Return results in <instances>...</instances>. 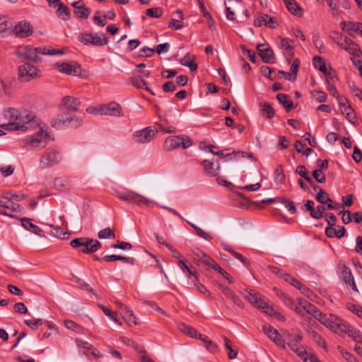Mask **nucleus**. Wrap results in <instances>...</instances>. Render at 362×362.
Returning <instances> with one entry per match:
<instances>
[{
    "label": "nucleus",
    "instance_id": "f257e3e1",
    "mask_svg": "<svg viewBox=\"0 0 362 362\" xmlns=\"http://www.w3.org/2000/svg\"><path fill=\"white\" fill-rule=\"evenodd\" d=\"M62 53L63 52L59 49H50L46 47H33L31 45L19 46L16 50V55L18 58L33 62L40 61L39 54L54 55Z\"/></svg>",
    "mask_w": 362,
    "mask_h": 362
},
{
    "label": "nucleus",
    "instance_id": "f03ea898",
    "mask_svg": "<svg viewBox=\"0 0 362 362\" xmlns=\"http://www.w3.org/2000/svg\"><path fill=\"white\" fill-rule=\"evenodd\" d=\"M158 129L164 133H175L177 129L173 126L164 127L161 124H156V126L147 127L146 128L135 131L132 134L134 142L145 144L151 142L158 132Z\"/></svg>",
    "mask_w": 362,
    "mask_h": 362
},
{
    "label": "nucleus",
    "instance_id": "7ed1b4c3",
    "mask_svg": "<svg viewBox=\"0 0 362 362\" xmlns=\"http://www.w3.org/2000/svg\"><path fill=\"white\" fill-rule=\"evenodd\" d=\"M15 117L16 119L14 121L8 122L7 124H3L1 127L6 130H24L28 128L26 125L34 118L33 115L27 110L19 111L18 115Z\"/></svg>",
    "mask_w": 362,
    "mask_h": 362
},
{
    "label": "nucleus",
    "instance_id": "20e7f679",
    "mask_svg": "<svg viewBox=\"0 0 362 362\" xmlns=\"http://www.w3.org/2000/svg\"><path fill=\"white\" fill-rule=\"evenodd\" d=\"M283 336L284 337V339L288 341L287 344L291 349L303 361H307L308 359V354L301 345L302 335L300 334L293 335L287 331H284Z\"/></svg>",
    "mask_w": 362,
    "mask_h": 362
},
{
    "label": "nucleus",
    "instance_id": "39448f33",
    "mask_svg": "<svg viewBox=\"0 0 362 362\" xmlns=\"http://www.w3.org/2000/svg\"><path fill=\"white\" fill-rule=\"evenodd\" d=\"M70 245L74 248L81 247L79 251L84 254L95 252L101 247V243L98 240L83 237L72 240Z\"/></svg>",
    "mask_w": 362,
    "mask_h": 362
},
{
    "label": "nucleus",
    "instance_id": "423d86ee",
    "mask_svg": "<svg viewBox=\"0 0 362 362\" xmlns=\"http://www.w3.org/2000/svg\"><path fill=\"white\" fill-rule=\"evenodd\" d=\"M40 76V69L32 64L26 62L18 66V78L21 82H28Z\"/></svg>",
    "mask_w": 362,
    "mask_h": 362
},
{
    "label": "nucleus",
    "instance_id": "0eeeda50",
    "mask_svg": "<svg viewBox=\"0 0 362 362\" xmlns=\"http://www.w3.org/2000/svg\"><path fill=\"white\" fill-rule=\"evenodd\" d=\"M115 195L120 200L126 202L129 204L141 205L144 204L149 206L152 202L146 197L137 194L133 191H128L127 192H122L119 190H114Z\"/></svg>",
    "mask_w": 362,
    "mask_h": 362
},
{
    "label": "nucleus",
    "instance_id": "6e6552de",
    "mask_svg": "<svg viewBox=\"0 0 362 362\" xmlns=\"http://www.w3.org/2000/svg\"><path fill=\"white\" fill-rule=\"evenodd\" d=\"M192 145V141L187 135H177L168 136L163 146L166 151H171L177 148H187Z\"/></svg>",
    "mask_w": 362,
    "mask_h": 362
},
{
    "label": "nucleus",
    "instance_id": "1a4fd4ad",
    "mask_svg": "<svg viewBox=\"0 0 362 362\" xmlns=\"http://www.w3.org/2000/svg\"><path fill=\"white\" fill-rule=\"evenodd\" d=\"M48 134L45 132L42 128L33 136H28L24 140V147L27 146L33 148H43L47 144Z\"/></svg>",
    "mask_w": 362,
    "mask_h": 362
},
{
    "label": "nucleus",
    "instance_id": "9d476101",
    "mask_svg": "<svg viewBox=\"0 0 362 362\" xmlns=\"http://www.w3.org/2000/svg\"><path fill=\"white\" fill-rule=\"evenodd\" d=\"M62 160L59 152L54 148H47L40 159L42 168H48L59 164Z\"/></svg>",
    "mask_w": 362,
    "mask_h": 362
},
{
    "label": "nucleus",
    "instance_id": "9b49d317",
    "mask_svg": "<svg viewBox=\"0 0 362 362\" xmlns=\"http://www.w3.org/2000/svg\"><path fill=\"white\" fill-rule=\"evenodd\" d=\"M82 124V119L74 115L68 116L67 115H58L52 121V125L56 128H61L64 126L70 127H78Z\"/></svg>",
    "mask_w": 362,
    "mask_h": 362
},
{
    "label": "nucleus",
    "instance_id": "f8f14e48",
    "mask_svg": "<svg viewBox=\"0 0 362 362\" xmlns=\"http://www.w3.org/2000/svg\"><path fill=\"white\" fill-rule=\"evenodd\" d=\"M245 299L247 300L249 303H250L254 307L257 308H260L263 310V311L270 315L276 314V311L271 307H269L267 303L265 302L264 299L258 293L252 294L251 293H248L247 295L244 296Z\"/></svg>",
    "mask_w": 362,
    "mask_h": 362
},
{
    "label": "nucleus",
    "instance_id": "ddd939ff",
    "mask_svg": "<svg viewBox=\"0 0 362 362\" xmlns=\"http://www.w3.org/2000/svg\"><path fill=\"white\" fill-rule=\"evenodd\" d=\"M322 325L325 326L327 328L330 330L338 332L339 328L342 322V320L337 317L334 315L332 314H325L322 312L316 318Z\"/></svg>",
    "mask_w": 362,
    "mask_h": 362
},
{
    "label": "nucleus",
    "instance_id": "4468645a",
    "mask_svg": "<svg viewBox=\"0 0 362 362\" xmlns=\"http://www.w3.org/2000/svg\"><path fill=\"white\" fill-rule=\"evenodd\" d=\"M11 31L16 37L25 38L33 35V28L29 22L21 21L13 27Z\"/></svg>",
    "mask_w": 362,
    "mask_h": 362
},
{
    "label": "nucleus",
    "instance_id": "2eb2a0df",
    "mask_svg": "<svg viewBox=\"0 0 362 362\" xmlns=\"http://www.w3.org/2000/svg\"><path fill=\"white\" fill-rule=\"evenodd\" d=\"M278 19L276 17L270 16L265 13H257L254 19V25L261 27L265 25L269 28L275 29L277 28Z\"/></svg>",
    "mask_w": 362,
    "mask_h": 362
},
{
    "label": "nucleus",
    "instance_id": "dca6fc26",
    "mask_svg": "<svg viewBox=\"0 0 362 362\" xmlns=\"http://www.w3.org/2000/svg\"><path fill=\"white\" fill-rule=\"evenodd\" d=\"M277 45L286 60L290 62L294 56L293 41L286 37H279Z\"/></svg>",
    "mask_w": 362,
    "mask_h": 362
},
{
    "label": "nucleus",
    "instance_id": "f3484780",
    "mask_svg": "<svg viewBox=\"0 0 362 362\" xmlns=\"http://www.w3.org/2000/svg\"><path fill=\"white\" fill-rule=\"evenodd\" d=\"M54 67L60 72L68 75L78 76L81 74V67L76 62H58Z\"/></svg>",
    "mask_w": 362,
    "mask_h": 362
},
{
    "label": "nucleus",
    "instance_id": "a211bd4d",
    "mask_svg": "<svg viewBox=\"0 0 362 362\" xmlns=\"http://www.w3.org/2000/svg\"><path fill=\"white\" fill-rule=\"evenodd\" d=\"M264 333L276 345L286 348L285 340L282 338L279 332L269 325H264L262 327Z\"/></svg>",
    "mask_w": 362,
    "mask_h": 362
},
{
    "label": "nucleus",
    "instance_id": "6ab92c4d",
    "mask_svg": "<svg viewBox=\"0 0 362 362\" xmlns=\"http://www.w3.org/2000/svg\"><path fill=\"white\" fill-rule=\"evenodd\" d=\"M102 115H110L113 117L122 116V109L121 106L115 102L100 105Z\"/></svg>",
    "mask_w": 362,
    "mask_h": 362
},
{
    "label": "nucleus",
    "instance_id": "aec40b11",
    "mask_svg": "<svg viewBox=\"0 0 362 362\" xmlns=\"http://www.w3.org/2000/svg\"><path fill=\"white\" fill-rule=\"evenodd\" d=\"M218 288L221 291L229 298L235 305L240 308H244V303L240 297L229 287L223 286L221 284H218Z\"/></svg>",
    "mask_w": 362,
    "mask_h": 362
},
{
    "label": "nucleus",
    "instance_id": "412c9836",
    "mask_svg": "<svg viewBox=\"0 0 362 362\" xmlns=\"http://www.w3.org/2000/svg\"><path fill=\"white\" fill-rule=\"evenodd\" d=\"M80 105L81 102L78 98L67 95L62 98L60 106L68 111L76 112Z\"/></svg>",
    "mask_w": 362,
    "mask_h": 362
},
{
    "label": "nucleus",
    "instance_id": "4be33fe9",
    "mask_svg": "<svg viewBox=\"0 0 362 362\" xmlns=\"http://www.w3.org/2000/svg\"><path fill=\"white\" fill-rule=\"evenodd\" d=\"M338 332L348 333L349 336L352 337L355 341L362 343V334L361 332L349 326L344 321H342Z\"/></svg>",
    "mask_w": 362,
    "mask_h": 362
},
{
    "label": "nucleus",
    "instance_id": "5701e85b",
    "mask_svg": "<svg viewBox=\"0 0 362 362\" xmlns=\"http://www.w3.org/2000/svg\"><path fill=\"white\" fill-rule=\"evenodd\" d=\"M263 44H259L257 45V49L258 54L260 56L262 60L264 63L271 64L273 62L274 54L272 49L269 47L263 48Z\"/></svg>",
    "mask_w": 362,
    "mask_h": 362
},
{
    "label": "nucleus",
    "instance_id": "b1692460",
    "mask_svg": "<svg viewBox=\"0 0 362 362\" xmlns=\"http://www.w3.org/2000/svg\"><path fill=\"white\" fill-rule=\"evenodd\" d=\"M72 6L74 8V14L79 18L86 19L91 13V10L86 7L82 1L74 2Z\"/></svg>",
    "mask_w": 362,
    "mask_h": 362
},
{
    "label": "nucleus",
    "instance_id": "393cba45",
    "mask_svg": "<svg viewBox=\"0 0 362 362\" xmlns=\"http://www.w3.org/2000/svg\"><path fill=\"white\" fill-rule=\"evenodd\" d=\"M117 304L118 305L119 308H120L122 317L126 321V322L129 326L136 325L137 324V322L136 321V317H135L134 313L129 308H127L126 305H124L122 303L117 302Z\"/></svg>",
    "mask_w": 362,
    "mask_h": 362
},
{
    "label": "nucleus",
    "instance_id": "a878e982",
    "mask_svg": "<svg viewBox=\"0 0 362 362\" xmlns=\"http://www.w3.org/2000/svg\"><path fill=\"white\" fill-rule=\"evenodd\" d=\"M298 303L305 310L306 313L312 315L315 319H316L321 313L316 306L305 299L298 298Z\"/></svg>",
    "mask_w": 362,
    "mask_h": 362
},
{
    "label": "nucleus",
    "instance_id": "bb28decb",
    "mask_svg": "<svg viewBox=\"0 0 362 362\" xmlns=\"http://www.w3.org/2000/svg\"><path fill=\"white\" fill-rule=\"evenodd\" d=\"M341 277L344 282L346 284H349L354 291H358L350 268L344 265L341 272Z\"/></svg>",
    "mask_w": 362,
    "mask_h": 362
},
{
    "label": "nucleus",
    "instance_id": "cd10ccee",
    "mask_svg": "<svg viewBox=\"0 0 362 362\" xmlns=\"http://www.w3.org/2000/svg\"><path fill=\"white\" fill-rule=\"evenodd\" d=\"M313 64L315 68L320 71L328 78H330L331 80L334 78L331 71L327 69L326 64L321 57L315 56L313 59Z\"/></svg>",
    "mask_w": 362,
    "mask_h": 362
},
{
    "label": "nucleus",
    "instance_id": "c85d7f7f",
    "mask_svg": "<svg viewBox=\"0 0 362 362\" xmlns=\"http://www.w3.org/2000/svg\"><path fill=\"white\" fill-rule=\"evenodd\" d=\"M3 208L0 209V214L13 217V213L17 211L19 205L13 200L5 198Z\"/></svg>",
    "mask_w": 362,
    "mask_h": 362
},
{
    "label": "nucleus",
    "instance_id": "c756f323",
    "mask_svg": "<svg viewBox=\"0 0 362 362\" xmlns=\"http://www.w3.org/2000/svg\"><path fill=\"white\" fill-rule=\"evenodd\" d=\"M177 266L182 270V272L187 275L189 279H197V272L196 268L192 265H187L184 259L182 261H178L177 262Z\"/></svg>",
    "mask_w": 362,
    "mask_h": 362
},
{
    "label": "nucleus",
    "instance_id": "7c9ffc66",
    "mask_svg": "<svg viewBox=\"0 0 362 362\" xmlns=\"http://www.w3.org/2000/svg\"><path fill=\"white\" fill-rule=\"evenodd\" d=\"M202 165L205 173L211 177L216 176L220 168V165L218 162L214 163L209 160H204L202 162Z\"/></svg>",
    "mask_w": 362,
    "mask_h": 362
},
{
    "label": "nucleus",
    "instance_id": "2f4dec72",
    "mask_svg": "<svg viewBox=\"0 0 362 362\" xmlns=\"http://www.w3.org/2000/svg\"><path fill=\"white\" fill-rule=\"evenodd\" d=\"M30 221L31 220L28 218H21V224L26 230L30 231L31 233L40 237H44L45 235L43 230L40 229L37 226L32 223Z\"/></svg>",
    "mask_w": 362,
    "mask_h": 362
},
{
    "label": "nucleus",
    "instance_id": "473e14b6",
    "mask_svg": "<svg viewBox=\"0 0 362 362\" xmlns=\"http://www.w3.org/2000/svg\"><path fill=\"white\" fill-rule=\"evenodd\" d=\"M342 49L347 51L349 53L354 55H358L360 49L358 46L351 40L346 37V40L340 46Z\"/></svg>",
    "mask_w": 362,
    "mask_h": 362
},
{
    "label": "nucleus",
    "instance_id": "72a5a7b5",
    "mask_svg": "<svg viewBox=\"0 0 362 362\" xmlns=\"http://www.w3.org/2000/svg\"><path fill=\"white\" fill-rule=\"evenodd\" d=\"M194 55L187 53L180 60V64L183 66L189 67L191 71H194L197 69V65L194 63Z\"/></svg>",
    "mask_w": 362,
    "mask_h": 362
},
{
    "label": "nucleus",
    "instance_id": "f704fd0d",
    "mask_svg": "<svg viewBox=\"0 0 362 362\" xmlns=\"http://www.w3.org/2000/svg\"><path fill=\"white\" fill-rule=\"evenodd\" d=\"M130 83L133 86L136 87V88H145L152 95H154L152 90L147 86L146 81H145L141 76H137L131 78Z\"/></svg>",
    "mask_w": 362,
    "mask_h": 362
},
{
    "label": "nucleus",
    "instance_id": "c9c22d12",
    "mask_svg": "<svg viewBox=\"0 0 362 362\" xmlns=\"http://www.w3.org/2000/svg\"><path fill=\"white\" fill-rule=\"evenodd\" d=\"M315 192H317L315 199L322 204L332 203V200L329 198L328 194L325 192L322 188L315 187Z\"/></svg>",
    "mask_w": 362,
    "mask_h": 362
},
{
    "label": "nucleus",
    "instance_id": "e433bc0d",
    "mask_svg": "<svg viewBox=\"0 0 362 362\" xmlns=\"http://www.w3.org/2000/svg\"><path fill=\"white\" fill-rule=\"evenodd\" d=\"M204 344L205 348L210 352L214 353L218 350V346L214 343L206 335L199 334L198 338Z\"/></svg>",
    "mask_w": 362,
    "mask_h": 362
},
{
    "label": "nucleus",
    "instance_id": "4c0bfd02",
    "mask_svg": "<svg viewBox=\"0 0 362 362\" xmlns=\"http://www.w3.org/2000/svg\"><path fill=\"white\" fill-rule=\"evenodd\" d=\"M178 328L180 332L189 336L192 338L197 339L199 334L195 329L191 326H188L185 323L180 322L178 324Z\"/></svg>",
    "mask_w": 362,
    "mask_h": 362
},
{
    "label": "nucleus",
    "instance_id": "58836bf2",
    "mask_svg": "<svg viewBox=\"0 0 362 362\" xmlns=\"http://www.w3.org/2000/svg\"><path fill=\"white\" fill-rule=\"evenodd\" d=\"M109 40L102 33L92 34L91 45L94 46H103L108 43Z\"/></svg>",
    "mask_w": 362,
    "mask_h": 362
},
{
    "label": "nucleus",
    "instance_id": "ea45409f",
    "mask_svg": "<svg viewBox=\"0 0 362 362\" xmlns=\"http://www.w3.org/2000/svg\"><path fill=\"white\" fill-rule=\"evenodd\" d=\"M276 98L279 102L284 105L287 112L293 107V103L291 100H289L288 95L284 93H279L276 95Z\"/></svg>",
    "mask_w": 362,
    "mask_h": 362
},
{
    "label": "nucleus",
    "instance_id": "a19ab883",
    "mask_svg": "<svg viewBox=\"0 0 362 362\" xmlns=\"http://www.w3.org/2000/svg\"><path fill=\"white\" fill-rule=\"evenodd\" d=\"M345 228L341 226L339 230H336L333 227H327L325 229V234L329 238L336 237L338 238H341L345 234Z\"/></svg>",
    "mask_w": 362,
    "mask_h": 362
},
{
    "label": "nucleus",
    "instance_id": "79ce46f5",
    "mask_svg": "<svg viewBox=\"0 0 362 362\" xmlns=\"http://www.w3.org/2000/svg\"><path fill=\"white\" fill-rule=\"evenodd\" d=\"M340 27L343 30H345L349 35H351V32L358 31V23H354L351 21H342L340 23Z\"/></svg>",
    "mask_w": 362,
    "mask_h": 362
},
{
    "label": "nucleus",
    "instance_id": "37998d69",
    "mask_svg": "<svg viewBox=\"0 0 362 362\" xmlns=\"http://www.w3.org/2000/svg\"><path fill=\"white\" fill-rule=\"evenodd\" d=\"M287 9L294 15H300L301 8L298 6L295 0H284Z\"/></svg>",
    "mask_w": 362,
    "mask_h": 362
},
{
    "label": "nucleus",
    "instance_id": "c03bdc74",
    "mask_svg": "<svg viewBox=\"0 0 362 362\" xmlns=\"http://www.w3.org/2000/svg\"><path fill=\"white\" fill-rule=\"evenodd\" d=\"M276 294L279 296V298L281 299V300L288 308L291 309L293 308V306L296 303L293 299L286 295L284 293L281 292V291L277 290Z\"/></svg>",
    "mask_w": 362,
    "mask_h": 362
},
{
    "label": "nucleus",
    "instance_id": "a18cd8bd",
    "mask_svg": "<svg viewBox=\"0 0 362 362\" xmlns=\"http://www.w3.org/2000/svg\"><path fill=\"white\" fill-rule=\"evenodd\" d=\"M224 345L228 351V357L229 359H234L237 357L238 351L232 348L231 342L226 337L223 336Z\"/></svg>",
    "mask_w": 362,
    "mask_h": 362
},
{
    "label": "nucleus",
    "instance_id": "49530a36",
    "mask_svg": "<svg viewBox=\"0 0 362 362\" xmlns=\"http://www.w3.org/2000/svg\"><path fill=\"white\" fill-rule=\"evenodd\" d=\"M57 16L63 19L64 21H67L70 18V13L69 8L63 4H59L58 9L57 11Z\"/></svg>",
    "mask_w": 362,
    "mask_h": 362
},
{
    "label": "nucleus",
    "instance_id": "de8ad7c7",
    "mask_svg": "<svg viewBox=\"0 0 362 362\" xmlns=\"http://www.w3.org/2000/svg\"><path fill=\"white\" fill-rule=\"evenodd\" d=\"M99 239H115V235L110 228H106L98 233Z\"/></svg>",
    "mask_w": 362,
    "mask_h": 362
},
{
    "label": "nucleus",
    "instance_id": "09e8293b",
    "mask_svg": "<svg viewBox=\"0 0 362 362\" xmlns=\"http://www.w3.org/2000/svg\"><path fill=\"white\" fill-rule=\"evenodd\" d=\"M192 282L194 284V286L196 287L197 290L206 296V297H209L210 298H212L211 292L204 286L202 285L198 280V278L197 277V279H192Z\"/></svg>",
    "mask_w": 362,
    "mask_h": 362
},
{
    "label": "nucleus",
    "instance_id": "8fccbe9b",
    "mask_svg": "<svg viewBox=\"0 0 362 362\" xmlns=\"http://www.w3.org/2000/svg\"><path fill=\"white\" fill-rule=\"evenodd\" d=\"M188 224L192 227L195 230H196V234L205 239V240H210L212 239V237L208 234L207 233H206L205 231H204L201 228L197 226L196 225H194V223H190L189 221H187Z\"/></svg>",
    "mask_w": 362,
    "mask_h": 362
},
{
    "label": "nucleus",
    "instance_id": "3c124183",
    "mask_svg": "<svg viewBox=\"0 0 362 362\" xmlns=\"http://www.w3.org/2000/svg\"><path fill=\"white\" fill-rule=\"evenodd\" d=\"M310 337L320 346L326 349V342L324 339L315 331H310L309 332Z\"/></svg>",
    "mask_w": 362,
    "mask_h": 362
},
{
    "label": "nucleus",
    "instance_id": "603ef678",
    "mask_svg": "<svg viewBox=\"0 0 362 362\" xmlns=\"http://www.w3.org/2000/svg\"><path fill=\"white\" fill-rule=\"evenodd\" d=\"M341 112L343 115H346L347 119L351 122H353L356 119L355 112L351 106L345 107L344 109H341Z\"/></svg>",
    "mask_w": 362,
    "mask_h": 362
},
{
    "label": "nucleus",
    "instance_id": "864d4df0",
    "mask_svg": "<svg viewBox=\"0 0 362 362\" xmlns=\"http://www.w3.org/2000/svg\"><path fill=\"white\" fill-rule=\"evenodd\" d=\"M299 66L300 60L298 59H295L291 64L290 72L288 73L289 76L292 78V80L296 78Z\"/></svg>",
    "mask_w": 362,
    "mask_h": 362
},
{
    "label": "nucleus",
    "instance_id": "5fc2aeb1",
    "mask_svg": "<svg viewBox=\"0 0 362 362\" xmlns=\"http://www.w3.org/2000/svg\"><path fill=\"white\" fill-rule=\"evenodd\" d=\"M325 211V208L322 205H319L314 208V210H312L310 216L315 219H320L322 217Z\"/></svg>",
    "mask_w": 362,
    "mask_h": 362
},
{
    "label": "nucleus",
    "instance_id": "6e6d98bb",
    "mask_svg": "<svg viewBox=\"0 0 362 362\" xmlns=\"http://www.w3.org/2000/svg\"><path fill=\"white\" fill-rule=\"evenodd\" d=\"M25 324L30 327L32 329H37L40 326L42 325V322L41 319H30L25 320L24 321Z\"/></svg>",
    "mask_w": 362,
    "mask_h": 362
},
{
    "label": "nucleus",
    "instance_id": "4d7b16f0",
    "mask_svg": "<svg viewBox=\"0 0 362 362\" xmlns=\"http://www.w3.org/2000/svg\"><path fill=\"white\" fill-rule=\"evenodd\" d=\"M331 38L339 46H341L342 45V43L344 42V40H346V37L344 36L341 33H340L339 32H333L331 34Z\"/></svg>",
    "mask_w": 362,
    "mask_h": 362
},
{
    "label": "nucleus",
    "instance_id": "13d9d810",
    "mask_svg": "<svg viewBox=\"0 0 362 362\" xmlns=\"http://www.w3.org/2000/svg\"><path fill=\"white\" fill-rule=\"evenodd\" d=\"M19 112V110L15 109V108H8V110L4 111V117L9 120V122H13L15 120L16 117L18 113Z\"/></svg>",
    "mask_w": 362,
    "mask_h": 362
},
{
    "label": "nucleus",
    "instance_id": "bf43d9fd",
    "mask_svg": "<svg viewBox=\"0 0 362 362\" xmlns=\"http://www.w3.org/2000/svg\"><path fill=\"white\" fill-rule=\"evenodd\" d=\"M262 111L267 114L268 119H272L274 116V110L268 103H264L262 104Z\"/></svg>",
    "mask_w": 362,
    "mask_h": 362
},
{
    "label": "nucleus",
    "instance_id": "052dcab7",
    "mask_svg": "<svg viewBox=\"0 0 362 362\" xmlns=\"http://www.w3.org/2000/svg\"><path fill=\"white\" fill-rule=\"evenodd\" d=\"M147 16L153 18H160L162 16V10L159 8H151L146 11Z\"/></svg>",
    "mask_w": 362,
    "mask_h": 362
},
{
    "label": "nucleus",
    "instance_id": "680f3d73",
    "mask_svg": "<svg viewBox=\"0 0 362 362\" xmlns=\"http://www.w3.org/2000/svg\"><path fill=\"white\" fill-rule=\"evenodd\" d=\"M11 25V22L5 16H0V34L4 33Z\"/></svg>",
    "mask_w": 362,
    "mask_h": 362
},
{
    "label": "nucleus",
    "instance_id": "e2e57ef3",
    "mask_svg": "<svg viewBox=\"0 0 362 362\" xmlns=\"http://www.w3.org/2000/svg\"><path fill=\"white\" fill-rule=\"evenodd\" d=\"M313 177L319 183H324L326 181L325 175L321 171V169L315 170L313 172Z\"/></svg>",
    "mask_w": 362,
    "mask_h": 362
},
{
    "label": "nucleus",
    "instance_id": "0e129e2a",
    "mask_svg": "<svg viewBox=\"0 0 362 362\" xmlns=\"http://www.w3.org/2000/svg\"><path fill=\"white\" fill-rule=\"evenodd\" d=\"M333 80H331L330 78H328L327 79V90L329 92V93L334 98H339V93L337 90L336 89L335 86L333 85Z\"/></svg>",
    "mask_w": 362,
    "mask_h": 362
},
{
    "label": "nucleus",
    "instance_id": "69168bd1",
    "mask_svg": "<svg viewBox=\"0 0 362 362\" xmlns=\"http://www.w3.org/2000/svg\"><path fill=\"white\" fill-rule=\"evenodd\" d=\"M281 203L284 204V206L288 209V211H290L292 214L296 213V206L292 201L287 199H283L281 200Z\"/></svg>",
    "mask_w": 362,
    "mask_h": 362
},
{
    "label": "nucleus",
    "instance_id": "338daca9",
    "mask_svg": "<svg viewBox=\"0 0 362 362\" xmlns=\"http://www.w3.org/2000/svg\"><path fill=\"white\" fill-rule=\"evenodd\" d=\"M112 248H118L123 250H129L132 248V245L127 242H117L116 244L112 245Z\"/></svg>",
    "mask_w": 362,
    "mask_h": 362
},
{
    "label": "nucleus",
    "instance_id": "774afa93",
    "mask_svg": "<svg viewBox=\"0 0 362 362\" xmlns=\"http://www.w3.org/2000/svg\"><path fill=\"white\" fill-rule=\"evenodd\" d=\"M200 264L207 265L213 268L214 269L218 265L216 263V262L211 257H209L207 255H206V257H203V259L200 262Z\"/></svg>",
    "mask_w": 362,
    "mask_h": 362
}]
</instances>
